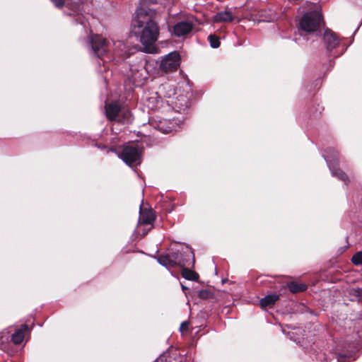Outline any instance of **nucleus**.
Listing matches in <instances>:
<instances>
[{
    "instance_id": "obj_1",
    "label": "nucleus",
    "mask_w": 362,
    "mask_h": 362,
    "mask_svg": "<svg viewBox=\"0 0 362 362\" xmlns=\"http://www.w3.org/2000/svg\"><path fill=\"white\" fill-rule=\"evenodd\" d=\"M131 33L136 37L146 52H151L159 35L152 12L144 8H137L132 21Z\"/></svg>"
},
{
    "instance_id": "obj_2",
    "label": "nucleus",
    "mask_w": 362,
    "mask_h": 362,
    "mask_svg": "<svg viewBox=\"0 0 362 362\" xmlns=\"http://www.w3.org/2000/svg\"><path fill=\"white\" fill-rule=\"evenodd\" d=\"M322 22V14L320 11H315L305 13L300 19L299 26L301 30L311 33L316 32L320 28Z\"/></svg>"
},
{
    "instance_id": "obj_3",
    "label": "nucleus",
    "mask_w": 362,
    "mask_h": 362,
    "mask_svg": "<svg viewBox=\"0 0 362 362\" xmlns=\"http://www.w3.org/2000/svg\"><path fill=\"white\" fill-rule=\"evenodd\" d=\"M119 158L129 166L137 165L141 163V151L137 144L125 145L121 151H115Z\"/></svg>"
},
{
    "instance_id": "obj_4",
    "label": "nucleus",
    "mask_w": 362,
    "mask_h": 362,
    "mask_svg": "<svg viewBox=\"0 0 362 362\" xmlns=\"http://www.w3.org/2000/svg\"><path fill=\"white\" fill-rule=\"evenodd\" d=\"M180 66V54L177 52H172L165 56L160 64V69L164 72L176 70Z\"/></svg>"
},
{
    "instance_id": "obj_5",
    "label": "nucleus",
    "mask_w": 362,
    "mask_h": 362,
    "mask_svg": "<svg viewBox=\"0 0 362 362\" xmlns=\"http://www.w3.org/2000/svg\"><path fill=\"white\" fill-rule=\"evenodd\" d=\"M92 48L98 57H100L109 49L110 42L101 36H95L90 40Z\"/></svg>"
},
{
    "instance_id": "obj_6",
    "label": "nucleus",
    "mask_w": 362,
    "mask_h": 362,
    "mask_svg": "<svg viewBox=\"0 0 362 362\" xmlns=\"http://www.w3.org/2000/svg\"><path fill=\"white\" fill-rule=\"evenodd\" d=\"M130 71L131 78L134 83H139L146 78V70L143 62H140L136 65H132Z\"/></svg>"
},
{
    "instance_id": "obj_7",
    "label": "nucleus",
    "mask_w": 362,
    "mask_h": 362,
    "mask_svg": "<svg viewBox=\"0 0 362 362\" xmlns=\"http://www.w3.org/2000/svg\"><path fill=\"white\" fill-rule=\"evenodd\" d=\"M194 25L190 21H180L172 28V33L176 37H182L189 34L193 29Z\"/></svg>"
},
{
    "instance_id": "obj_8",
    "label": "nucleus",
    "mask_w": 362,
    "mask_h": 362,
    "mask_svg": "<svg viewBox=\"0 0 362 362\" xmlns=\"http://www.w3.org/2000/svg\"><path fill=\"white\" fill-rule=\"evenodd\" d=\"M324 42L328 51L332 50L339 45L336 35L330 30H326L323 37Z\"/></svg>"
},
{
    "instance_id": "obj_9",
    "label": "nucleus",
    "mask_w": 362,
    "mask_h": 362,
    "mask_svg": "<svg viewBox=\"0 0 362 362\" xmlns=\"http://www.w3.org/2000/svg\"><path fill=\"white\" fill-rule=\"evenodd\" d=\"M112 43L115 56L121 57L122 59H125L129 57L131 54V49L129 47H127L122 41H113Z\"/></svg>"
},
{
    "instance_id": "obj_10",
    "label": "nucleus",
    "mask_w": 362,
    "mask_h": 362,
    "mask_svg": "<svg viewBox=\"0 0 362 362\" xmlns=\"http://www.w3.org/2000/svg\"><path fill=\"white\" fill-rule=\"evenodd\" d=\"M120 110L121 107L118 103L113 102L109 103L105 106L106 117L110 120H115L119 116Z\"/></svg>"
},
{
    "instance_id": "obj_11",
    "label": "nucleus",
    "mask_w": 362,
    "mask_h": 362,
    "mask_svg": "<svg viewBox=\"0 0 362 362\" xmlns=\"http://www.w3.org/2000/svg\"><path fill=\"white\" fill-rule=\"evenodd\" d=\"M178 125V122L175 119H163L160 121L158 124V129L163 133H169L173 130H175L176 127Z\"/></svg>"
},
{
    "instance_id": "obj_12",
    "label": "nucleus",
    "mask_w": 362,
    "mask_h": 362,
    "mask_svg": "<svg viewBox=\"0 0 362 362\" xmlns=\"http://www.w3.org/2000/svg\"><path fill=\"white\" fill-rule=\"evenodd\" d=\"M155 218L154 212L151 209H144L140 212L139 221L142 224H151Z\"/></svg>"
},
{
    "instance_id": "obj_13",
    "label": "nucleus",
    "mask_w": 362,
    "mask_h": 362,
    "mask_svg": "<svg viewBox=\"0 0 362 362\" xmlns=\"http://www.w3.org/2000/svg\"><path fill=\"white\" fill-rule=\"evenodd\" d=\"M28 330L26 325H23L20 329H16L12 334L11 339L15 344H20L23 342L25 337V332Z\"/></svg>"
},
{
    "instance_id": "obj_14",
    "label": "nucleus",
    "mask_w": 362,
    "mask_h": 362,
    "mask_svg": "<svg viewBox=\"0 0 362 362\" xmlns=\"http://www.w3.org/2000/svg\"><path fill=\"white\" fill-rule=\"evenodd\" d=\"M169 259L170 260V266L175 267V266H180V267H185V262L182 258V255L179 252H175L168 254Z\"/></svg>"
},
{
    "instance_id": "obj_15",
    "label": "nucleus",
    "mask_w": 362,
    "mask_h": 362,
    "mask_svg": "<svg viewBox=\"0 0 362 362\" xmlns=\"http://www.w3.org/2000/svg\"><path fill=\"white\" fill-rule=\"evenodd\" d=\"M279 299V295L278 294H269L262 298L260 300V305L262 308H265L267 307H272L275 303Z\"/></svg>"
},
{
    "instance_id": "obj_16",
    "label": "nucleus",
    "mask_w": 362,
    "mask_h": 362,
    "mask_svg": "<svg viewBox=\"0 0 362 362\" xmlns=\"http://www.w3.org/2000/svg\"><path fill=\"white\" fill-rule=\"evenodd\" d=\"M327 161L329 167L331 170L332 174L334 176H336L338 178H339L340 180H343L344 182H346L348 181L347 175L344 172H342L340 169L336 168L335 166L334 165V164L332 163V161L328 156H327Z\"/></svg>"
},
{
    "instance_id": "obj_17",
    "label": "nucleus",
    "mask_w": 362,
    "mask_h": 362,
    "mask_svg": "<svg viewBox=\"0 0 362 362\" xmlns=\"http://www.w3.org/2000/svg\"><path fill=\"white\" fill-rule=\"evenodd\" d=\"M233 19V15L229 11H222L214 16V22H230Z\"/></svg>"
},
{
    "instance_id": "obj_18",
    "label": "nucleus",
    "mask_w": 362,
    "mask_h": 362,
    "mask_svg": "<svg viewBox=\"0 0 362 362\" xmlns=\"http://www.w3.org/2000/svg\"><path fill=\"white\" fill-rule=\"evenodd\" d=\"M88 0H68L66 5L74 12L81 10L82 6L86 4Z\"/></svg>"
},
{
    "instance_id": "obj_19",
    "label": "nucleus",
    "mask_w": 362,
    "mask_h": 362,
    "mask_svg": "<svg viewBox=\"0 0 362 362\" xmlns=\"http://www.w3.org/2000/svg\"><path fill=\"white\" fill-rule=\"evenodd\" d=\"M175 105L179 111L185 110L189 106V101L186 96L180 95L176 98Z\"/></svg>"
},
{
    "instance_id": "obj_20",
    "label": "nucleus",
    "mask_w": 362,
    "mask_h": 362,
    "mask_svg": "<svg viewBox=\"0 0 362 362\" xmlns=\"http://www.w3.org/2000/svg\"><path fill=\"white\" fill-rule=\"evenodd\" d=\"M288 288H289L291 292L295 293L301 292V291L306 290L307 286L305 284L292 281V282L288 284Z\"/></svg>"
},
{
    "instance_id": "obj_21",
    "label": "nucleus",
    "mask_w": 362,
    "mask_h": 362,
    "mask_svg": "<svg viewBox=\"0 0 362 362\" xmlns=\"http://www.w3.org/2000/svg\"><path fill=\"white\" fill-rule=\"evenodd\" d=\"M182 276L187 279V280H192V281H196L198 279L199 276L198 274L189 269L184 268L182 271Z\"/></svg>"
},
{
    "instance_id": "obj_22",
    "label": "nucleus",
    "mask_w": 362,
    "mask_h": 362,
    "mask_svg": "<svg viewBox=\"0 0 362 362\" xmlns=\"http://www.w3.org/2000/svg\"><path fill=\"white\" fill-rule=\"evenodd\" d=\"M156 362H182L180 356H171L170 354L160 357Z\"/></svg>"
},
{
    "instance_id": "obj_23",
    "label": "nucleus",
    "mask_w": 362,
    "mask_h": 362,
    "mask_svg": "<svg viewBox=\"0 0 362 362\" xmlns=\"http://www.w3.org/2000/svg\"><path fill=\"white\" fill-rule=\"evenodd\" d=\"M158 261L163 266H165L166 267H171L170 263V260L169 259L168 255L159 257Z\"/></svg>"
},
{
    "instance_id": "obj_24",
    "label": "nucleus",
    "mask_w": 362,
    "mask_h": 362,
    "mask_svg": "<svg viewBox=\"0 0 362 362\" xmlns=\"http://www.w3.org/2000/svg\"><path fill=\"white\" fill-rule=\"evenodd\" d=\"M210 45L213 48H217L220 45L219 38L216 35H210L209 36Z\"/></svg>"
},
{
    "instance_id": "obj_25",
    "label": "nucleus",
    "mask_w": 362,
    "mask_h": 362,
    "mask_svg": "<svg viewBox=\"0 0 362 362\" xmlns=\"http://www.w3.org/2000/svg\"><path fill=\"white\" fill-rule=\"evenodd\" d=\"M351 262L355 265L362 264V252L356 253L351 258Z\"/></svg>"
},
{
    "instance_id": "obj_26",
    "label": "nucleus",
    "mask_w": 362,
    "mask_h": 362,
    "mask_svg": "<svg viewBox=\"0 0 362 362\" xmlns=\"http://www.w3.org/2000/svg\"><path fill=\"white\" fill-rule=\"evenodd\" d=\"M211 293L208 290H202L199 292V297L202 299H207L211 296Z\"/></svg>"
},
{
    "instance_id": "obj_27",
    "label": "nucleus",
    "mask_w": 362,
    "mask_h": 362,
    "mask_svg": "<svg viewBox=\"0 0 362 362\" xmlns=\"http://www.w3.org/2000/svg\"><path fill=\"white\" fill-rule=\"evenodd\" d=\"M50 1L58 8H62L65 4L64 0H50Z\"/></svg>"
},
{
    "instance_id": "obj_28",
    "label": "nucleus",
    "mask_w": 362,
    "mask_h": 362,
    "mask_svg": "<svg viewBox=\"0 0 362 362\" xmlns=\"http://www.w3.org/2000/svg\"><path fill=\"white\" fill-rule=\"evenodd\" d=\"M354 294L358 297H359L362 300V289L361 288H356L354 290Z\"/></svg>"
},
{
    "instance_id": "obj_29",
    "label": "nucleus",
    "mask_w": 362,
    "mask_h": 362,
    "mask_svg": "<svg viewBox=\"0 0 362 362\" xmlns=\"http://www.w3.org/2000/svg\"><path fill=\"white\" fill-rule=\"evenodd\" d=\"M125 120L127 122H129L131 121V114L129 111H126L124 112ZM125 122V121H124Z\"/></svg>"
},
{
    "instance_id": "obj_30",
    "label": "nucleus",
    "mask_w": 362,
    "mask_h": 362,
    "mask_svg": "<svg viewBox=\"0 0 362 362\" xmlns=\"http://www.w3.org/2000/svg\"><path fill=\"white\" fill-rule=\"evenodd\" d=\"M188 328V322H183L181 323L180 325V330L182 332L183 330L187 329Z\"/></svg>"
},
{
    "instance_id": "obj_31",
    "label": "nucleus",
    "mask_w": 362,
    "mask_h": 362,
    "mask_svg": "<svg viewBox=\"0 0 362 362\" xmlns=\"http://www.w3.org/2000/svg\"><path fill=\"white\" fill-rule=\"evenodd\" d=\"M141 1L143 4H151L156 3L157 0H141Z\"/></svg>"
},
{
    "instance_id": "obj_32",
    "label": "nucleus",
    "mask_w": 362,
    "mask_h": 362,
    "mask_svg": "<svg viewBox=\"0 0 362 362\" xmlns=\"http://www.w3.org/2000/svg\"><path fill=\"white\" fill-rule=\"evenodd\" d=\"M346 356H343V355H339V360H341V358H345Z\"/></svg>"
},
{
    "instance_id": "obj_33",
    "label": "nucleus",
    "mask_w": 362,
    "mask_h": 362,
    "mask_svg": "<svg viewBox=\"0 0 362 362\" xmlns=\"http://www.w3.org/2000/svg\"><path fill=\"white\" fill-rule=\"evenodd\" d=\"M182 290L184 291V290H185L187 288H186L185 286L182 285Z\"/></svg>"
}]
</instances>
